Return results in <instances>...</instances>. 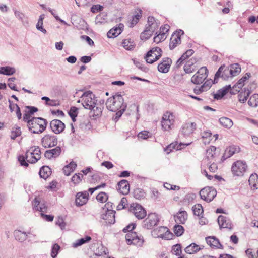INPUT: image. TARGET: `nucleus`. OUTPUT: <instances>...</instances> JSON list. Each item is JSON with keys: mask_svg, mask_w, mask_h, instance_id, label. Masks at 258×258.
<instances>
[{"mask_svg": "<svg viewBox=\"0 0 258 258\" xmlns=\"http://www.w3.org/2000/svg\"><path fill=\"white\" fill-rule=\"evenodd\" d=\"M97 101L95 95L89 91L84 92L77 102H81L85 109L90 110V115L95 119L101 116L103 108L101 104L97 103Z\"/></svg>", "mask_w": 258, "mask_h": 258, "instance_id": "1", "label": "nucleus"}, {"mask_svg": "<svg viewBox=\"0 0 258 258\" xmlns=\"http://www.w3.org/2000/svg\"><path fill=\"white\" fill-rule=\"evenodd\" d=\"M106 105L107 108L111 111H118L116 113L115 119L121 117L127 106L124 103L123 98L119 94H116L108 98L106 102Z\"/></svg>", "mask_w": 258, "mask_h": 258, "instance_id": "2", "label": "nucleus"}, {"mask_svg": "<svg viewBox=\"0 0 258 258\" xmlns=\"http://www.w3.org/2000/svg\"><path fill=\"white\" fill-rule=\"evenodd\" d=\"M41 158V152L39 148H35L32 151L28 150L26 151L25 155H19L18 157V161L21 166L27 167L30 163H35Z\"/></svg>", "mask_w": 258, "mask_h": 258, "instance_id": "3", "label": "nucleus"}, {"mask_svg": "<svg viewBox=\"0 0 258 258\" xmlns=\"http://www.w3.org/2000/svg\"><path fill=\"white\" fill-rule=\"evenodd\" d=\"M46 125V120L41 117L32 118L27 122L29 130L33 133H41L45 130Z\"/></svg>", "mask_w": 258, "mask_h": 258, "instance_id": "4", "label": "nucleus"}, {"mask_svg": "<svg viewBox=\"0 0 258 258\" xmlns=\"http://www.w3.org/2000/svg\"><path fill=\"white\" fill-rule=\"evenodd\" d=\"M248 166L245 161L237 160L234 162L231 167V172L233 175L242 176L246 172Z\"/></svg>", "mask_w": 258, "mask_h": 258, "instance_id": "5", "label": "nucleus"}, {"mask_svg": "<svg viewBox=\"0 0 258 258\" xmlns=\"http://www.w3.org/2000/svg\"><path fill=\"white\" fill-rule=\"evenodd\" d=\"M152 236L154 238H161L166 240L172 239L173 234L164 226H160L154 229L151 232Z\"/></svg>", "mask_w": 258, "mask_h": 258, "instance_id": "6", "label": "nucleus"}, {"mask_svg": "<svg viewBox=\"0 0 258 258\" xmlns=\"http://www.w3.org/2000/svg\"><path fill=\"white\" fill-rule=\"evenodd\" d=\"M159 220L160 218L157 214L155 213H150L143 221V227L147 229H151L158 224Z\"/></svg>", "mask_w": 258, "mask_h": 258, "instance_id": "7", "label": "nucleus"}, {"mask_svg": "<svg viewBox=\"0 0 258 258\" xmlns=\"http://www.w3.org/2000/svg\"><path fill=\"white\" fill-rule=\"evenodd\" d=\"M201 199L206 202L212 201L217 195L216 190L212 187H205L199 192Z\"/></svg>", "mask_w": 258, "mask_h": 258, "instance_id": "8", "label": "nucleus"}, {"mask_svg": "<svg viewBox=\"0 0 258 258\" xmlns=\"http://www.w3.org/2000/svg\"><path fill=\"white\" fill-rule=\"evenodd\" d=\"M162 50L159 47H154L149 51L145 57L147 63H153L162 56Z\"/></svg>", "mask_w": 258, "mask_h": 258, "instance_id": "9", "label": "nucleus"}, {"mask_svg": "<svg viewBox=\"0 0 258 258\" xmlns=\"http://www.w3.org/2000/svg\"><path fill=\"white\" fill-rule=\"evenodd\" d=\"M222 78L223 80H226L229 78H232L230 73L229 66H226L225 64L222 65L216 72L214 82L215 83L218 82V79L219 78Z\"/></svg>", "mask_w": 258, "mask_h": 258, "instance_id": "10", "label": "nucleus"}, {"mask_svg": "<svg viewBox=\"0 0 258 258\" xmlns=\"http://www.w3.org/2000/svg\"><path fill=\"white\" fill-rule=\"evenodd\" d=\"M174 122V116L172 113L169 112L165 113L161 121L162 127L164 130L168 131L171 128V126Z\"/></svg>", "mask_w": 258, "mask_h": 258, "instance_id": "11", "label": "nucleus"}, {"mask_svg": "<svg viewBox=\"0 0 258 258\" xmlns=\"http://www.w3.org/2000/svg\"><path fill=\"white\" fill-rule=\"evenodd\" d=\"M220 155L219 147L210 146L206 150V159L216 161Z\"/></svg>", "mask_w": 258, "mask_h": 258, "instance_id": "12", "label": "nucleus"}, {"mask_svg": "<svg viewBox=\"0 0 258 258\" xmlns=\"http://www.w3.org/2000/svg\"><path fill=\"white\" fill-rule=\"evenodd\" d=\"M208 71L206 67H201L195 74V84L202 83L208 76Z\"/></svg>", "mask_w": 258, "mask_h": 258, "instance_id": "13", "label": "nucleus"}, {"mask_svg": "<svg viewBox=\"0 0 258 258\" xmlns=\"http://www.w3.org/2000/svg\"><path fill=\"white\" fill-rule=\"evenodd\" d=\"M112 203L108 202L105 206L107 209L106 213L102 215V218L105 221L106 224H112L115 222V211L112 210H109L111 207Z\"/></svg>", "mask_w": 258, "mask_h": 258, "instance_id": "14", "label": "nucleus"}, {"mask_svg": "<svg viewBox=\"0 0 258 258\" xmlns=\"http://www.w3.org/2000/svg\"><path fill=\"white\" fill-rule=\"evenodd\" d=\"M131 208L132 213L138 219H142L146 216V210L140 205L136 204L132 206Z\"/></svg>", "mask_w": 258, "mask_h": 258, "instance_id": "15", "label": "nucleus"}, {"mask_svg": "<svg viewBox=\"0 0 258 258\" xmlns=\"http://www.w3.org/2000/svg\"><path fill=\"white\" fill-rule=\"evenodd\" d=\"M240 148L239 146H227L224 149V152L222 157V161L226 159L230 158L235 153L239 152Z\"/></svg>", "mask_w": 258, "mask_h": 258, "instance_id": "16", "label": "nucleus"}, {"mask_svg": "<svg viewBox=\"0 0 258 258\" xmlns=\"http://www.w3.org/2000/svg\"><path fill=\"white\" fill-rule=\"evenodd\" d=\"M52 131L55 134L61 133L65 128L64 124L58 119L52 120L50 123Z\"/></svg>", "mask_w": 258, "mask_h": 258, "instance_id": "17", "label": "nucleus"}, {"mask_svg": "<svg viewBox=\"0 0 258 258\" xmlns=\"http://www.w3.org/2000/svg\"><path fill=\"white\" fill-rule=\"evenodd\" d=\"M38 110V109L37 107L30 106H26L23 115V120L27 122L31 120V118H33L32 116L35 112H37Z\"/></svg>", "mask_w": 258, "mask_h": 258, "instance_id": "18", "label": "nucleus"}, {"mask_svg": "<svg viewBox=\"0 0 258 258\" xmlns=\"http://www.w3.org/2000/svg\"><path fill=\"white\" fill-rule=\"evenodd\" d=\"M172 60L170 58L166 57L162 59V61L158 66V70L159 72L166 73H167L170 69Z\"/></svg>", "mask_w": 258, "mask_h": 258, "instance_id": "19", "label": "nucleus"}, {"mask_svg": "<svg viewBox=\"0 0 258 258\" xmlns=\"http://www.w3.org/2000/svg\"><path fill=\"white\" fill-rule=\"evenodd\" d=\"M207 244L212 248L216 249H223V245L220 243L219 240L215 236H208L206 238Z\"/></svg>", "mask_w": 258, "mask_h": 258, "instance_id": "20", "label": "nucleus"}, {"mask_svg": "<svg viewBox=\"0 0 258 258\" xmlns=\"http://www.w3.org/2000/svg\"><path fill=\"white\" fill-rule=\"evenodd\" d=\"M123 28L124 25L123 24H119L117 26L112 28L108 32V37L114 38L117 37L122 32Z\"/></svg>", "mask_w": 258, "mask_h": 258, "instance_id": "21", "label": "nucleus"}, {"mask_svg": "<svg viewBox=\"0 0 258 258\" xmlns=\"http://www.w3.org/2000/svg\"><path fill=\"white\" fill-rule=\"evenodd\" d=\"M218 223L221 228H232V224L230 220L226 217L220 215L218 218Z\"/></svg>", "mask_w": 258, "mask_h": 258, "instance_id": "22", "label": "nucleus"}, {"mask_svg": "<svg viewBox=\"0 0 258 258\" xmlns=\"http://www.w3.org/2000/svg\"><path fill=\"white\" fill-rule=\"evenodd\" d=\"M88 194L87 192H78L76 195V204L77 206H81L85 204L88 200Z\"/></svg>", "mask_w": 258, "mask_h": 258, "instance_id": "23", "label": "nucleus"}, {"mask_svg": "<svg viewBox=\"0 0 258 258\" xmlns=\"http://www.w3.org/2000/svg\"><path fill=\"white\" fill-rule=\"evenodd\" d=\"M214 80L212 79L207 80L205 83L200 87H195V94H199V93L206 91L211 87L212 84H215Z\"/></svg>", "mask_w": 258, "mask_h": 258, "instance_id": "24", "label": "nucleus"}, {"mask_svg": "<svg viewBox=\"0 0 258 258\" xmlns=\"http://www.w3.org/2000/svg\"><path fill=\"white\" fill-rule=\"evenodd\" d=\"M218 135L215 134L212 135V133L210 132H204L202 134V140L205 145L209 144L213 139L216 141L218 139Z\"/></svg>", "mask_w": 258, "mask_h": 258, "instance_id": "25", "label": "nucleus"}, {"mask_svg": "<svg viewBox=\"0 0 258 258\" xmlns=\"http://www.w3.org/2000/svg\"><path fill=\"white\" fill-rule=\"evenodd\" d=\"M42 143L45 145H57V138L53 135H46L42 139Z\"/></svg>", "mask_w": 258, "mask_h": 258, "instance_id": "26", "label": "nucleus"}, {"mask_svg": "<svg viewBox=\"0 0 258 258\" xmlns=\"http://www.w3.org/2000/svg\"><path fill=\"white\" fill-rule=\"evenodd\" d=\"M194 54V50L192 49H189L187 50L184 54L182 55V56L177 60L176 61L175 67L177 69H178L180 67V66L184 63H185V60L188 58V57H190Z\"/></svg>", "mask_w": 258, "mask_h": 258, "instance_id": "27", "label": "nucleus"}, {"mask_svg": "<svg viewBox=\"0 0 258 258\" xmlns=\"http://www.w3.org/2000/svg\"><path fill=\"white\" fill-rule=\"evenodd\" d=\"M60 153L61 148L60 146H56L55 148L46 151L44 155L46 158L51 159L52 158H56L58 157Z\"/></svg>", "mask_w": 258, "mask_h": 258, "instance_id": "28", "label": "nucleus"}, {"mask_svg": "<svg viewBox=\"0 0 258 258\" xmlns=\"http://www.w3.org/2000/svg\"><path fill=\"white\" fill-rule=\"evenodd\" d=\"M117 189L123 195L127 194L130 190V185L126 180H121L117 184Z\"/></svg>", "mask_w": 258, "mask_h": 258, "instance_id": "29", "label": "nucleus"}, {"mask_svg": "<svg viewBox=\"0 0 258 258\" xmlns=\"http://www.w3.org/2000/svg\"><path fill=\"white\" fill-rule=\"evenodd\" d=\"M187 218V214L185 211H179L177 214L174 216V219L176 223L184 224Z\"/></svg>", "mask_w": 258, "mask_h": 258, "instance_id": "30", "label": "nucleus"}, {"mask_svg": "<svg viewBox=\"0 0 258 258\" xmlns=\"http://www.w3.org/2000/svg\"><path fill=\"white\" fill-rule=\"evenodd\" d=\"M184 70L186 73L190 74L194 71V56L191 55L185 61Z\"/></svg>", "mask_w": 258, "mask_h": 258, "instance_id": "31", "label": "nucleus"}, {"mask_svg": "<svg viewBox=\"0 0 258 258\" xmlns=\"http://www.w3.org/2000/svg\"><path fill=\"white\" fill-rule=\"evenodd\" d=\"M181 42L180 36L179 34H172L170 41L169 48L170 49H173L177 45L179 44Z\"/></svg>", "mask_w": 258, "mask_h": 258, "instance_id": "32", "label": "nucleus"}, {"mask_svg": "<svg viewBox=\"0 0 258 258\" xmlns=\"http://www.w3.org/2000/svg\"><path fill=\"white\" fill-rule=\"evenodd\" d=\"M248 182L252 190L258 189V175L256 173H253L250 176Z\"/></svg>", "mask_w": 258, "mask_h": 258, "instance_id": "33", "label": "nucleus"}, {"mask_svg": "<svg viewBox=\"0 0 258 258\" xmlns=\"http://www.w3.org/2000/svg\"><path fill=\"white\" fill-rule=\"evenodd\" d=\"M194 131L193 123H186L184 124L181 130V133L185 136H188L192 134Z\"/></svg>", "mask_w": 258, "mask_h": 258, "instance_id": "34", "label": "nucleus"}, {"mask_svg": "<svg viewBox=\"0 0 258 258\" xmlns=\"http://www.w3.org/2000/svg\"><path fill=\"white\" fill-rule=\"evenodd\" d=\"M51 172L49 167L43 166L40 168L39 173L41 178L46 179L51 174Z\"/></svg>", "mask_w": 258, "mask_h": 258, "instance_id": "35", "label": "nucleus"}, {"mask_svg": "<svg viewBox=\"0 0 258 258\" xmlns=\"http://www.w3.org/2000/svg\"><path fill=\"white\" fill-rule=\"evenodd\" d=\"M77 164L74 162L72 161L68 165H66L63 168V171L64 174L69 176L72 173L76 168Z\"/></svg>", "mask_w": 258, "mask_h": 258, "instance_id": "36", "label": "nucleus"}, {"mask_svg": "<svg viewBox=\"0 0 258 258\" xmlns=\"http://www.w3.org/2000/svg\"><path fill=\"white\" fill-rule=\"evenodd\" d=\"M14 235L15 239L21 242L24 241L27 238V234L26 232H22L20 230H15Z\"/></svg>", "mask_w": 258, "mask_h": 258, "instance_id": "37", "label": "nucleus"}, {"mask_svg": "<svg viewBox=\"0 0 258 258\" xmlns=\"http://www.w3.org/2000/svg\"><path fill=\"white\" fill-rule=\"evenodd\" d=\"M33 205L36 210L39 211L42 213L46 212L47 207L44 204H40V202L35 198L33 201Z\"/></svg>", "mask_w": 258, "mask_h": 258, "instance_id": "38", "label": "nucleus"}, {"mask_svg": "<svg viewBox=\"0 0 258 258\" xmlns=\"http://www.w3.org/2000/svg\"><path fill=\"white\" fill-rule=\"evenodd\" d=\"M230 73L232 77L238 75L241 72V67L238 63H234L229 66Z\"/></svg>", "mask_w": 258, "mask_h": 258, "instance_id": "39", "label": "nucleus"}, {"mask_svg": "<svg viewBox=\"0 0 258 258\" xmlns=\"http://www.w3.org/2000/svg\"><path fill=\"white\" fill-rule=\"evenodd\" d=\"M16 72V70L13 67L9 66L3 67L0 68V74L5 75H12Z\"/></svg>", "mask_w": 258, "mask_h": 258, "instance_id": "40", "label": "nucleus"}, {"mask_svg": "<svg viewBox=\"0 0 258 258\" xmlns=\"http://www.w3.org/2000/svg\"><path fill=\"white\" fill-rule=\"evenodd\" d=\"M220 123L226 128H229L233 125L232 121L227 117H221L219 119Z\"/></svg>", "mask_w": 258, "mask_h": 258, "instance_id": "41", "label": "nucleus"}, {"mask_svg": "<svg viewBox=\"0 0 258 258\" xmlns=\"http://www.w3.org/2000/svg\"><path fill=\"white\" fill-rule=\"evenodd\" d=\"M122 46L126 50H131L135 47V43L131 39H127L123 40L122 43Z\"/></svg>", "mask_w": 258, "mask_h": 258, "instance_id": "42", "label": "nucleus"}, {"mask_svg": "<svg viewBox=\"0 0 258 258\" xmlns=\"http://www.w3.org/2000/svg\"><path fill=\"white\" fill-rule=\"evenodd\" d=\"M91 240V237L86 236L84 238L76 240V242L73 243V246L74 247L76 248L90 241Z\"/></svg>", "mask_w": 258, "mask_h": 258, "instance_id": "43", "label": "nucleus"}, {"mask_svg": "<svg viewBox=\"0 0 258 258\" xmlns=\"http://www.w3.org/2000/svg\"><path fill=\"white\" fill-rule=\"evenodd\" d=\"M21 134V130L20 127L17 125H14L12 128L11 138L14 140L16 137H19Z\"/></svg>", "mask_w": 258, "mask_h": 258, "instance_id": "44", "label": "nucleus"}, {"mask_svg": "<svg viewBox=\"0 0 258 258\" xmlns=\"http://www.w3.org/2000/svg\"><path fill=\"white\" fill-rule=\"evenodd\" d=\"M248 104L250 106L257 107L258 106V94L252 95L248 101Z\"/></svg>", "mask_w": 258, "mask_h": 258, "instance_id": "45", "label": "nucleus"}, {"mask_svg": "<svg viewBox=\"0 0 258 258\" xmlns=\"http://www.w3.org/2000/svg\"><path fill=\"white\" fill-rule=\"evenodd\" d=\"M138 138L140 140H146L148 138H153L152 134L146 131L140 132L138 135Z\"/></svg>", "mask_w": 258, "mask_h": 258, "instance_id": "46", "label": "nucleus"}, {"mask_svg": "<svg viewBox=\"0 0 258 258\" xmlns=\"http://www.w3.org/2000/svg\"><path fill=\"white\" fill-rule=\"evenodd\" d=\"M78 112V109L76 107H72L69 112V114L73 122L76 121L75 118L77 117Z\"/></svg>", "mask_w": 258, "mask_h": 258, "instance_id": "47", "label": "nucleus"}, {"mask_svg": "<svg viewBox=\"0 0 258 258\" xmlns=\"http://www.w3.org/2000/svg\"><path fill=\"white\" fill-rule=\"evenodd\" d=\"M152 30H149L146 28L144 31L141 33L140 38L142 40H147L152 36Z\"/></svg>", "mask_w": 258, "mask_h": 258, "instance_id": "48", "label": "nucleus"}, {"mask_svg": "<svg viewBox=\"0 0 258 258\" xmlns=\"http://www.w3.org/2000/svg\"><path fill=\"white\" fill-rule=\"evenodd\" d=\"M83 178V175L82 174H75L73 177H72L71 180L72 182L74 184H78L82 181V178Z\"/></svg>", "mask_w": 258, "mask_h": 258, "instance_id": "49", "label": "nucleus"}, {"mask_svg": "<svg viewBox=\"0 0 258 258\" xmlns=\"http://www.w3.org/2000/svg\"><path fill=\"white\" fill-rule=\"evenodd\" d=\"M203 212V208L201 204L195 205V216H197V217L202 216Z\"/></svg>", "mask_w": 258, "mask_h": 258, "instance_id": "50", "label": "nucleus"}, {"mask_svg": "<svg viewBox=\"0 0 258 258\" xmlns=\"http://www.w3.org/2000/svg\"><path fill=\"white\" fill-rule=\"evenodd\" d=\"M96 199L101 203H105L108 199V196L105 192H101L96 196Z\"/></svg>", "mask_w": 258, "mask_h": 258, "instance_id": "51", "label": "nucleus"}, {"mask_svg": "<svg viewBox=\"0 0 258 258\" xmlns=\"http://www.w3.org/2000/svg\"><path fill=\"white\" fill-rule=\"evenodd\" d=\"M174 232L177 236H180L183 233L184 228L181 225H176L174 227Z\"/></svg>", "mask_w": 258, "mask_h": 258, "instance_id": "52", "label": "nucleus"}, {"mask_svg": "<svg viewBox=\"0 0 258 258\" xmlns=\"http://www.w3.org/2000/svg\"><path fill=\"white\" fill-rule=\"evenodd\" d=\"M60 248V246L57 243L54 244L52 246L51 252V256L52 258H55L56 257Z\"/></svg>", "mask_w": 258, "mask_h": 258, "instance_id": "53", "label": "nucleus"}, {"mask_svg": "<svg viewBox=\"0 0 258 258\" xmlns=\"http://www.w3.org/2000/svg\"><path fill=\"white\" fill-rule=\"evenodd\" d=\"M138 112V106L135 104L131 105L127 110L126 114L128 115H133L136 114L137 115Z\"/></svg>", "mask_w": 258, "mask_h": 258, "instance_id": "54", "label": "nucleus"}, {"mask_svg": "<svg viewBox=\"0 0 258 258\" xmlns=\"http://www.w3.org/2000/svg\"><path fill=\"white\" fill-rule=\"evenodd\" d=\"M172 252L176 255H180L181 253V246L180 244H176L172 246Z\"/></svg>", "mask_w": 258, "mask_h": 258, "instance_id": "55", "label": "nucleus"}, {"mask_svg": "<svg viewBox=\"0 0 258 258\" xmlns=\"http://www.w3.org/2000/svg\"><path fill=\"white\" fill-rule=\"evenodd\" d=\"M209 162L208 164H210L209 167V169L210 172L212 173H215L218 170V166L217 164L215 163V161H211V160H209Z\"/></svg>", "mask_w": 258, "mask_h": 258, "instance_id": "56", "label": "nucleus"}, {"mask_svg": "<svg viewBox=\"0 0 258 258\" xmlns=\"http://www.w3.org/2000/svg\"><path fill=\"white\" fill-rule=\"evenodd\" d=\"M144 240L141 235H138L137 237L134 239L133 244L138 246H141L143 244Z\"/></svg>", "mask_w": 258, "mask_h": 258, "instance_id": "57", "label": "nucleus"}, {"mask_svg": "<svg viewBox=\"0 0 258 258\" xmlns=\"http://www.w3.org/2000/svg\"><path fill=\"white\" fill-rule=\"evenodd\" d=\"M248 96L249 93L248 92L240 93L238 95L239 102L244 103L247 100Z\"/></svg>", "mask_w": 258, "mask_h": 258, "instance_id": "58", "label": "nucleus"}, {"mask_svg": "<svg viewBox=\"0 0 258 258\" xmlns=\"http://www.w3.org/2000/svg\"><path fill=\"white\" fill-rule=\"evenodd\" d=\"M165 38L166 35H165V34L160 32L158 35L154 37V42L158 43L161 41L164 40Z\"/></svg>", "mask_w": 258, "mask_h": 258, "instance_id": "59", "label": "nucleus"}, {"mask_svg": "<svg viewBox=\"0 0 258 258\" xmlns=\"http://www.w3.org/2000/svg\"><path fill=\"white\" fill-rule=\"evenodd\" d=\"M141 17V15L138 14L132 17V20L130 23V27H133L135 25H136L138 23Z\"/></svg>", "mask_w": 258, "mask_h": 258, "instance_id": "60", "label": "nucleus"}, {"mask_svg": "<svg viewBox=\"0 0 258 258\" xmlns=\"http://www.w3.org/2000/svg\"><path fill=\"white\" fill-rule=\"evenodd\" d=\"M55 223L56 225L59 226L61 229L65 228L66 223L61 217H58L56 220Z\"/></svg>", "mask_w": 258, "mask_h": 258, "instance_id": "61", "label": "nucleus"}, {"mask_svg": "<svg viewBox=\"0 0 258 258\" xmlns=\"http://www.w3.org/2000/svg\"><path fill=\"white\" fill-rule=\"evenodd\" d=\"M106 16V15L102 13L98 15H97L95 19V23L96 24H101L104 22L105 18H104Z\"/></svg>", "mask_w": 258, "mask_h": 258, "instance_id": "62", "label": "nucleus"}, {"mask_svg": "<svg viewBox=\"0 0 258 258\" xmlns=\"http://www.w3.org/2000/svg\"><path fill=\"white\" fill-rule=\"evenodd\" d=\"M249 76L247 75V76H245L242 77L237 83V86L238 88H241L244 84V82L249 78Z\"/></svg>", "mask_w": 258, "mask_h": 258, "instance_id": "63", "label": "nucleus"}, {"mask_svg": "<svg viewBox=\"0 0 258 258\" xmlns=\"http://www.w3.org/2000/svg\"><path fill=\"white\" fill-rule=\"evenodd\" d=\"M195 220H198L199 224L201 226L205 225L208 222L207 220L203 216L195 217Z\"/></svg>", "mask_w": 258, "mask_h": 258, "instance_id": "64", "label": "nucleus"}]
</instances>
